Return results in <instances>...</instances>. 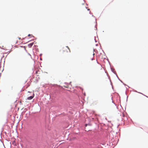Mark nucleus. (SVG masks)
Instances as JSON below:
<instances>
[{
  "label": "nucleus",
  "mask_w": 148,
  "mask_h": 148,
  "mask_svg": "<svg viewBox=\"0 0 148 148\" xmlns=\"http://www.w3.org/2000/svg\"><path fill=\"white\" fill-rule=\"evenodd\" d=\"M23 59L26 61H29L32 59L31 56L29 54L25 53L22 55Z\"/></svg>",
  "instance_id": "obj_1"
},
{
  "label": "nucleus",
  "mask_w": 148,
  "mask_h": 148,
  "mask_svg": "<svg viewBox=\"0 0 148 148\" xmlns=\"http://www.w3.org/2000/svg\"><path fill=\"white\" fill-rule=\"evenodd\" d=\"M34 96V93H33L32 95V96H29L27 98V99L28 100H30L32 99Z\"/></svg>",
  "instance_id": "obj_2"
},
{
  "label": "nucleus",
  "mask_w": 148,
  "mask_h": 148,
  "mask_svg": "<svg viewBox=\"0 0 148 148\" xmlns=\"http://www.w3.org/2000/svg\"><path fill=\"white\" fill-rule=\"evenodd\" d=\"M80 7H81V8H83L85 9H86V6H85L84 4H82L81 5H80Z\"/></svg>",
  "instance_id": "obj_3"
},
{
  "label": "nucleus",
  "mask_w": 148,
  "mask_h": 148,
  "mask_svg": "<svg viewBox=\"0 0 148 148\" xmlns=\"http://www.w3.org/2000/svg\"><path fill=\"white\" fill-rule=\"evenodd\" d=\"M112 105L113 107H115L116 105L113 103V102H112Z\"/></svg>",
  "instance_id": "obj_4"
},
{
  "label": "nucleus",
  "mask_w": 148,
  "mask_h": 148,
  "mask_svg": "<svg viewBox=\"0 0 148 148\" xmlns=\"http://www.w3.org/2000/svg\"><path fill=\"white\" fill-rule=\"evenodd\" d=\"M40 71H36V73L37 74H39Z\"/></svg>",
  "instance_id": "obj_5"
},
{
  "label": "nucleus",
  "mask_w": 148,
  "mask_h": 148,
  "mask_svg": "<svg viewBox=\"0 0 148 148\" xmlns=\"http://www.w3.org/2000/svg\"><path fill=\"white\" fill-rule=\"evenodd\" d=\"M66 47L69 50V52H70V50L69 48V47H68V46H66Z\"/></svg>",
  "instance_id": "obj_6"
},
{
  "label": "nucleus",
  "mask_w": 148,
  "mask_h": 148,
  "mask_svg": "<svg viewBox=\"0 0 148 148\" xmlns=\"http://www.w3.org/2000/svg\"><path fill=\"white\" fill-rule=\"evenodd\" d=\"M66 88H68V86H64Z\"/></svg>",
  "instance_id": "obj_7"
},
{
  "label": "nucleus",
  "mask_w": 148,
  "mask_h": 148,
  "mask_svg": "<svg viewBox=\"0 0 148 148\" xmlns=\"http://www.w3.org/2000/svg\"><path fill=\"white\" fill-rule=\"evenodd\" d=\"M18 38L19 39H21V38Z\"/></svg>",
  "instance_id": "obj_8"
},
{
  "label": "nucleus",
  "mask_w": 148,
  "mask_h": 148,
  "mask_svg": "<svg viewBox=\"0 0 148 148\" xmlns=\"http://www.w3.org/2000/svg\"><path fill=\"white\" fill-rule=\"evenodd\" d=\"M30 35V34H29V35H28V36H29Z\"/></svg>",
  "instance_id": "obj_9"
},
{
  "label": "nucleus",
  "mask_w": 148,
  "mask_h": 148,
  "mask_svg": "<svg viewBox=\"0 0 148 148\" xmlns=\"http://www.w3.org/2000/svg\"><path fill=\"white\" fill-rule=\"evenodd\" d=\"M28 93H30V92H29V91H28Z\"/></svg>",
  "instance_id": "obj_10"
}]
</instances>
